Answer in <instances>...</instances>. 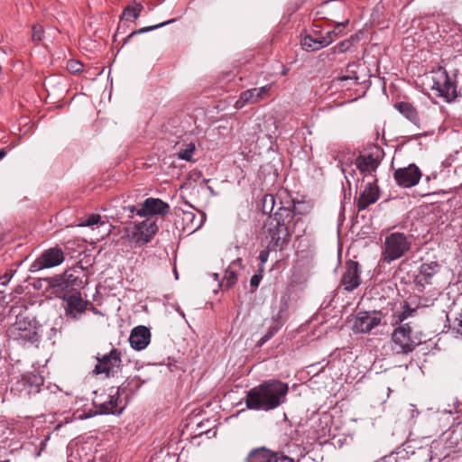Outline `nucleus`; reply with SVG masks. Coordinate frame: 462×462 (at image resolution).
<instances>
[{"label": "nucleus", "mask_w": 462, "mask_h": 462, "mask_svg": "<svg viewBox=\"0 0 462 462\" xmlns=\"http://www.w3.org/2000/svg\"><path fill=\"white\" fill-rule=\"evenodd\" d=\"M300 219L301 217L295 212L294 204L292 208L280 207L273 215H270L263 225V234L269 239L268 246L274 250H284L289 245L294 228Z\"/></svg>", "instance_id": "nucleus-1"}, {"label": "nucleus", "mask_w": 462, "mask_h": 462, "mask_svg": "<svg viewBox=\"0 0 462 462\" xmlns=\"http://www.w3.org/2000/svg\"><path fill=\"white\" fill-rule=\"evenodd\" d=\"M288 392L287 383L279 380H269L246 392V408L265 411L273 410L285 402Z\"/></svg>", "instance_id": "nucleus-2"}, {"label": "nucleus", "mask_w": 462, "mask_h": 462, "mask_svg": "<svg viewBox=\"0 0 462 462\" xmlns=\"http://www.w3.org/2000/svg\"><path fill=\"white\" fill-rule=\"evenodd\" d=\"M421 336V333L413 332L410 323L402 324L392 333L393 349L397 354L408 355L423 342Z\"/></svg>", "instance_id": "nucleus-3"}, {"label": "nucleus", "mask_w": 462, "mask_h": 462, "mask_svg": "<svg viewBox=\"0 0 462 462\" xmlns=\"http://www.w3.org/2000/svg\"><path fill=\"white\" fill-rule=\"evenodd\" d=\"M411 248V242L407 236L399 232L390 234L385 237L382 248V258L386 263H391L402 257Z\"/></svg>", "instance_id": "nucleus-4"}, {"label": "nucleus", "mask_w": 462, "mask_h": 462, "mask_svg": "<svg viewBox=\"0 0 462 462\" xmlns=\"http://www.w3.org/2000/svg\"><path fill=\"white\" fill-rule=\"evenodd\" d=\"M159 226L156 220L147 217L139 222H134L126 227V235L131 242L143 245L152 241L158 233Z\"/></svg>", "instance_id": "nucleus-5"}, {"label": "nucleus", "mask_w": 462, "mask_h": 462, "mask_svg": "<svg viewBox=\"0 0 462 462\" xmlns=\"http://www.w3.org/2000/svg\"><path fill=\"white\" fill-rule=\"evenodd\" d=\"M76 273L75 270H68L62 274L46 278L45 281L48 282V287L52 290V293L60 298V295L71 293L81 287L82 280Z\"/></svg>", "instance_id": "nucleus-6"}, {"label": "nucleus", "mask_w": 462, "mask_h": 462, "mask_svg": "<svg viewBox=\"0 0 462 462\" xmlns=\"http://www.w3.org/2000/svg\"><path fill=\"white\" fill-rule=\"evenodd\" d=\"M9 337L19 343L34 344L40 339V331L29 319H19L9 329Z\"/></svg>", "instance_id": "nucleus-7"}, {"label": "nucleus", "mask_w": 462, "mask_h": 462, "mask_svg": "<svg viewBox=\"0 0 462 462\" xmlns=\"http://www.w3.org/2000/svg\"><path fill=\"white\" fill-rule=\"evenodd\" d=\"M431 89L435 90L437 95L443 97L447 102H451L457 97V87L450 80L446 70L439 69L434 73Z\"/></svg>", "instance_id": "nucleus-8"}, {"label": "nucleus", "mask_w": 462, "mask_h": 462, "mask_svg": "<svg viewBox=\"0 0 462 462\" xmlns=\"http://www.w3.org/2000/svg\"><path fill=\"white\" fill-rule=\"evenodd\" d=\"M120 403L119 389H111L108 394H100L93 401L94 407L99 414H120L124 410Z\"/></svg>", "instance_id": "nucleus-9"}, {"label": "nucleus", "mask_w": 462, "mask_h": 462, "mask_svg": "<svg viewBox=\"0 0 462 462\" xmlns=\"http://www.w3.org/2000/svg\"><path fill=\"white\" fill-rule=\"evenodd\" d=\"M65 255L59 247L44 250L30 266V272L34 273L46 268H52L63 263Z\"/></svg>", "instance_id": "nucleus-10"}, {"label": "nucleus", "mask_w": 462, "mask_h": 462, "mask_svg": "<svg viewBox=\"0 0 462 462\" xmlns=\"http://www.w3.org/2000/svg\"><path fill=\"white\" fill-rule=\"evenodd\" d=\"M60 299L64 301V310L66 316L78 319L83 314L90 302L83 300L81 293L75 291L71 293H64L60 295Z\"/></svg>", "instance_id": "nucleus-11"}, {"label": "nucleus", "mask_w": 462, "mask_h": 462, "mask_svg": "<svg viewBox=\"0 0 462 462\" xmlns=\"http://www.w3.org/2000/svg\"><path fill=\"white\" fill-rule=\"evenodd\" d=\"M421 176V171L414 163H411L406 167L398 168L393 172V178L396 183L402 188L414 187L419 183Z\"/></svg>", "instance_id": "nucleus-12"}, {"label": "nucleus", "mask_w": 462, "mask_h": 462, "mask_svg": "<svg viewBox=\"0 0 462 462\" xmlns=\"http://www.w3.org/2000/svg\"><path fill=\"white\" fill-rule=\"evenodd\" d=\"M97 364L95 366L94 373L96 374H105L109 375L114 373L121 365V352L116 348H113L108 354L102 357H97Z\"/></svg>", "instance_id": "nucleus-13"}, {"label": "nucleus", "mask_w": 462, "mask_h": 462, "mask_svg": "<svg viewBox=\"0 0 462 462\" xmlns=\"http://www.w3.org/2000/svg\"><path fill=\"white\" fill-rule=\"evenodd\" d=\"M361 268L358 262L349 260L346 262L345 271L341 278V285L347 291H352L361 283Z\"/></svg>", "instance_id": "nucleus-14"}, {"label": "nucleus", "mask_w": 462, "mask_h": 462, "mask_svg": "<svg viewBox=\"0 0 462 462\" xmlns=\"http://www.w3.org/2000/svg\"><path fill=\"white\" fill-rule=\"evenodd\" d=\"M139 217H151L153 216H165L170 212V206L168 203L157 198H148L142 204H140Z\"/></svg>", "instance_id": "nucleus-15"}, {"label": "nucleus", "mask_w": 462, "mask_h": 462, "mask_svg": "<svg viewBox=\"0 0 462 462\" xmlns=\"http://www.w3.org/2000/svg\"><path fill=\"white\" fill-rule=\"evenodd\" d=\"M440 271V264L436 261L423 263L415 276V284L417 287L423 289L426 285L432 283L433 277Z\"/></svg>", "instance_id": "nucleus-16"}, {"label": "nucleus", "mask_w": 462, "mask_h": 462, "mask_svg": "<svg viewBox=\"0 0 462 462\" xmlns=\"http://www.w3.org/2000/svg\"><path fill=\"white\" fill-rule=\"evenodd\" d=\"M382 151L375 148L374 152L360 154L355 161L356 167L362 173H372L380 164Z\"/></svg>", "instance_id": "nucleus-17"}, {"label": "nucleus", "mask_w": 462, "mask_h": 462, "mask_svg": "<svg viewBox=\"0 0 462 462\" xmlns=\"http://www.w3.org/2000/svg\"><path fill=\"white\" fill-rule=\"evenodd\" d=\"M381 319L369 314L366 311L359 312L354 319L352 330L354 333H369L374 328L377 327Z\"/></svg>", "instance_id": "nucleus-18"}, {"label": "nucleus", "mask_w": 462, "mask_h": 462, "mask_svg": "<svg viewBox=\"0 0 462 462\" xmlns=\"http://www.w3.org/2000/svg\"><path fill=\"white\" fill-rule=\"evenodd\" d=\"M269 85L258 88H251L241 93L238 100L236 102V108H242L246 104H254L260 101L270 91Z\"/></svg>", "instance_id": "nucleus-19"}, {"label": "nucleus", "mask_w": 462, "mask_h": 462, "mask_svg": "<svg viewBox=\"0 0 462 462\" xmlns=\"http://www.w3.org/2000/svg\"><path fill=\"white\" fill-rule=\"evenodd\" d=\"M380 197L378 187L373 183H368L360 193L356 202L359 211L366 209L370 205L375 203Z\"/></svg>", "instance_id": "nucleus-20"}, {"label": "nucleus", "mask_w": 462, "mask_h": 462, "mask_svg": "<svg viewBox=\"0 0 462 462\" xmlns=\"http://www.w3.org/2000/svg\"><path fill=\"white\" fill-rule=\"evenodd\" d=\"M150 338V330L144 326H138L132 330L129 342L134 349L143 350L148 346Z\"/></svg>", "instance_id": "nucleus-21"}, {"label": "nucleus", "mask_w": 462, "mask_h": 462, "mask_svg": "<svg viewBox=\"0 0 462 462\" xmlns=\"http://www.w3.org/2000/svg\"><path fill=\"white\" fill-rule=\"evenodd\" d=\"M199 213L200 216L198 217L192 211H182V229L185 232L192 234L202 226L206 214L201 211Z\"/></svg>", "instance_id": "nucleus-22"}, {"label": "nucleus", "mask_w": 462, "mask_h": 462, "mask_svg": "<svg viewBox=\"0 0 462 462\" xmlns=\"http://www.w3.org/2000/svg\"><path fill=\"white\" fill-rule=\"evenodd\" d=\"M276 453L261 447L251 450L245 458V462H273Z\"/></svg>", "instance_id": "nucleus-23"}, {"label": "nucleus", "mask_w": 462, "mask_h": 462, "mask_svg": "<svg viewBox=\"0 0 462 462\" xmlns=\"http://www.w3.org/2000/svg\"><path fill=\"white\" fill-rule=\"evenodd\" d=\"M331 43V39L328 36H321L314 38L307 35L302 40V46L306 51H319Z\"/></svg>", "instance_id": "nucleus-24"}, {"label": "nucleus", "mask_w": 462, "mask_h": 462, "mask_svg": "<svg viewBox=\"0 0 462 462\" xmlns=\"http://www.w3.org/2000/svg\"><path fill=\"white\" fill-rule=\"evenodd\" d=\"M398 111L414 125L420 122L419 115L416 108L408 102H399L395 104Z\"/></svg>", "instance_id": "nucleus-25"}, {"label": "nucleus", "mask_w": 462, "mask_h": 462, "mask_svg": "<svg viewBox=\"0 0 462 462\" xmlns=\"http://www.w3.org/2000/svg\"><path fill=\"white\" fill-rule=\"evenodd\" d=\"M241 263V259L238 258L234 261L226 270L224 281L221 285L224 284L226 289H230L237 281V272L236 266H239Z\"/></svg>", "instance_id": "nucleus-26"}, {"label": "nucleus", "mask_w": 462, "mask_h": 462, "mask_svg": "<svg viewBox=\"0 0 462 462\" xmlns=\"http://www.w3.org/2000/svg\"><path fill=\"white\" fill-rule=\"evenodd\" d=\"M195 151L196 145L193 142L182 143L178 148L177 157L186 162H191Z\"/></svg>", "instance_id": "nucleus-27"}, {"label": "nucleus", "mask_w": 462, "mask_h": 462, "mask_svg": "<svg viewBox=\"0 0 462 462\" xmlns=\"http://www.w3.org/2000/svg\"><path fill=\"white\" fill-rule=\"evenodd\" d=\"M356 68L358 65L356 62L348 63L346 67L347 75L338 76L334 81L343 82V81H353L354 84H359V77L357 76Z\"/></svg>", "instance_id": "nucleus-28"}, {"label": "nucleus", "mask_w": 462, "mask_h": 462, "mask_svg": "<svg viewBox=\"0 0 462 462\" xmlns=\"http://www.w3.org/2000/svg\"><path fill=\"white\" fill-rule=\"evenodd\" d=\"M23 384H28L31 390H29V393L32 391L38 392L39 387L42 384L43 380L41 376L36 374H27L24 375L22 379Z\"/></svg>", "instance_id": "nucleus-29"}, {"label": "nucleus", "mask_w": 462, "mask_h": 462, "mask_svg": "<svg viewBox=\"0 0 462 462\" xmlns=\"http://www.w3.org/2000/svg\"><path fill=\"white\" fill-rule=\"evenodd\" d=\"M143 8V7L141 4H134V5H128L124 9L122 17H125L127 19H130V18L137 19L140 16Z\"/></svg>", "instance_id": "nucleus-30"}, {"label": "nucleus", "mask_w": 462, "mask_h": 462, "mask_svg": "<svg viewBox=\"0 0 462 462\" xmlns=\"http://www.w3.org/2000/svg\"><path fill=\"white\" fill-rule=\"evenodd\" d=\"M273 321H274V324H273V325H272V326L269 328V329H268V331L266 332V334H265V335H263V336L260 338V340H259V342H258V346H262L263 344H265V343H266L269 339H271V338H272V337H273V336H274V335L279 331V329L281 328V327H282L281 322H280V321H276V319H273Z\"/></svg>", "instance_id": "nucleus-31"}, {"label": "nucleus", "mask_w": 462, "mask_h": 462, "mask_svg": "<svg viewBox=\"0 0 462 462\" xmlns=\"http://www.w3.org/2000/svg\"><path fill=\"white\" fill-rule=\"evenodd\" d=\"M104 225L105 222L101 221V216L98 214L89 215L80 220L79 226H90L94 225Z\"/></svg>", "instance_id": "nucleus-32"}, {"label": "nucleus", "mask_w": 462, "mask_h": 462, "mask_svg": "<svg viewBox=\"0 0 462 462\" xmlns=\"http://www.w3.org/2000/svg\"><path fill=\"white\" fill-rule=\"evenodd\" d=\"M171 22H173V20H170V21H167V22H164V23H161L159 24H156V25H152V26H147V27H143L139 30H135L134 32H132L125 40L124 43H126L127 41H129L130 38H132L133 36L134 35H137V34H141V33H143V32H151L154 29H157V28H160V27H162L168 23H171Z\"/></svg>", "instance_id": "nucleus-33"}, {"label": "nucleus", "mask_w": 462, "mask_h": 462, "mask_svg": "<svg viewBox=\"0 0 462 462\" xmlns=\"http://www.w3.org/2000/svg\"><path fill=\"white\" fill-rule=\"evenodd\" d=\"M275 199L272 194L264 195L263 199V214H271L273 210Z\"/></svg>", "instance_id": "nucleus-34"}, {"label": "nucleus", "mask_w": 462, "mask_h": 462, "mask_svg": "<svg viewBox=\"0 0 462 462\" xmlns=\"http://www.w3.org/2000/svg\"><path fill=\"white\" fill-rule=\"evenodd\" d=\"M347 23L348 22L346 21L345 23H337L333 30L328 31L326 33L325 36H328L331 39V43L334 42L336 38L340 36L342 29L346 26Z\"/></svg>", "instance_id": "nucleus-35"}, {"label": "nucleus", "mask_w": 462, "mask_h": 462, "mask_svg": "<svg viewBox=\"0 0 462 462\" xmlns=\"http://www.w3.org/2000/svg\"><path fill=\"white\" fill-rule=\"evenodd\" d=\"M83 64L77 60H69L67 62V69L73 74L79 73L82 70Z\"/></svg>", "instance_id": "nucleus-36"}, {"label": "nucleus", "mask_w": 462, "mask_h": 462, "mask_svg": "<svg viewBox=\"0 0 462 462\" xmlns=\"http://www.w3.org/2000/svg\"><path fill=\"white\" fill-rule=\"evenodd\" d=\"M44 31L41 24H35L32 28V40L41 42L43 38Z\"/></svg>", "instance_id": "nucleus-37"}, {"label": "nucleus", "mask_w": 462, "mask_h": 462, "mask_svg": "<svg viewBox=\"0 0 462 462\" xmlns=\"http://www.w3.org/2000/svg\"><path fill=\"white\" fill-rule=\"evenodd\" d=\"M287 310H288V302L285 300V298L283 297L281 300L280 310L274 318L276 319V321H280L284 318L283 313L286 312Z\"/></svg>", "instance_id": "nucleus-38"}, {"label": "nucleus", "mask_w": 462, "mask_h": 462, "mask_svg": "<svg viewBox=\"0 0 462 462\" xmlns=\"http://www.w3.org/2000/svg\"><path fill=\"white\" fill-rule=\"evenodd\" d=\"M452 328L462 337V313L454 319Z\"/></svg>", "instance_id": "nucleus-39"}, {"label": "nucleus", "mask_w": 462, "mask_h": 462, "mask_svg": "<svg viewBox=\"0 0 462 462\" xmlns=\"http://www.w3.org/2000/svg\"><path fill=\"white\" fill-rule=\"evenodd\" d=\"M123 209H124V212L129 213V215H128L129 217H134V215L139 216L140 205L139 206H134V205L126 206V207H124Z\"/></svg>", "instance_id": "nucleus-40"}, {"label": "nucleus", "mask_w": 462, "mask_h": 462, "mask_svg": "<svg viewBox=\"0 0 462 462\" xmlns=\"http://www.w3.org/2000/svg\"><path fill=\"white\" fill-rule=\"evenodd\" d=\"M270 250L272 249L268 246L266 249H263L259 253L258 258L262 265H263L268 261Z\"/></svg>", "instance_id": "nucleus-41"}, {"label": "nucleus", "mask_w": 462, "mask_h": 462, "mask_svg": "<svg viewBox=\"0 0 462 462\" xmlns=\"http://www.w3.org/2000/svg\"><path fill=\"white\" fill-rule=\"evenodd\" d=\"M414 311L415 309H411L410 307L406 306L402 312L398 316L399 320L402 322L404 319L410 317Z\"/></svg>", "instance_id": "nucleus-42"}, {"label": "nucleus", "mask_w": 462, "mask_h": 462, "mask_svg": "<svg viewBox=\"0 0 462 462\" xmlns=\"http://www.w3.org/2000/svg\"><path fill=\"white\" fill-rule=\"evenodd\" d=\"M261 280H262V275L261 274H254L251 277V280H250L251 286L254 287V288L258 287Z\"/></svg>", "instance_id": "nucleus-43"}, {"label": "nucleus", "mask_w": 462, "mask_h": 462, "mask_svg": "<svg viewBox=\"0 0 462 462\" xmlns=\"http://www.w3.org/2000/svg\"><path fill=\"white\" fill-rule=\"evenodd\" d=\"M273 462H293V460L287 456H279L278 454H276L275 457H273Z\"/></svg>", "instance_id": "nucleus-44"}, {"label": "nucleus", "mask_w": 462, "mask_h": 462, "mask_svg": "<svg viewBox=\"0 0 462 462\" xmlns=\"http://www.w3.org/2000/svg\"><path fill=\"white\" fill-rule=\"evenodd\" d=\"M349 45H350L349 41H343L337 45L338 51L340 52H345L348 50Z\"/></svg>", "instance_id": "nucleus-45"}, {"label": "nucleus", "mask_w": 462, "mask_h": 462, "mask_svg": "<svg viewBox=\"0 0 462 462\" xmlns=\"http://www.w3.org/2000/svg\"><path fill=\"white\" fill-rule=\"evenodd\" d=\"M50 439V435L46 436L45 439L41 442V450H42L46 445L47 441Z\"/></svg>", "instance_id": "nucleus-46"}, {"label": "nucleus", "mask_w": 462, "mask_h": 462, "mask_svg": "<svg viewBox=\"0 0 462 462\" xmlns=\"http://www.w3.org/2000/svg\"><path fill=\"white\" fill-rule=\"evenodd\" d=\"M6 153H7V152H6L5 148H3L0 150V161L6 156Z\"/></svg>", "instance_id": "nucleus-47"}, {"label": "nucleus", "mask_w": 462, "mask_h": 462, "mask_svg": "<svg viewBox=\"0 0 462 462\" xmlns=\"http://www.w3.org/2000/svg\"><path fill=\"white\" fill-rule=\"evenodd\" d=\"M213 276L216 281H219V275L217 273H214Z\"/></svg>", "instance_id": "nucleus-48"}, {"label": "nucleus", "mask_w": 462, "mask_h": 462, "mask_svg": "<svg viewBox=\"0 0 462 462\" xmlns=\"http://www.w3.org/2000/svg\"><path fill=\"white\" fill-rule=\"evenodd\" d=\"M208 189L210 190L211 193H214V190L211 187H208Z\"/></svg>", "instance_id": "nucleus-49"}]
</instances>
